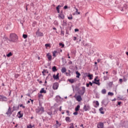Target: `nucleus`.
Segmentation results:
<instances>
[{
	"label": "nucleus",
	"instance_id": "obj_1",
	"mask_svg": "<svg viewBox=\"0 0 128 128\" xmlns=\"http://www.w3.org/2000/svg\"><path fill=\"white\" fill-rule=\"evenodd\" d=\"M10 39L9 40L10 42H16L18 41V36L16 34L14 33H12L10 34Z\"/></svg>",
	"mask_w": 128,
	"mask_h": 128
},
{
	"label": "nucleus",
	"instance_id": "obj_2",
	"mask_svg": "<svg viewBox=\"0 0 128 128\" xmlns=\"http://www.w3.org/2000/svg\"><path fill=\"white\" fill-rule=\"evenodd\" d=\"M36 114H40L44 112V109L43 107L38 108H36Z\"/></svg>",
	"mask_w": 128,
	"mask_h": 128
},
{
	"label": "nucleus",
	"instance_id": "obj_3",
	"mask_svg": "<svg viewBox=\"0 0 128 128\" xmlns=\"http://www.w3.org/2000/svg\"><path fill=\"white\" fill-rule=\"evenodd\" d=\"M12 112H14V110H12V108H10V106H9L8 110L6 112V115L8 116H10L12 114Z\"/></svg>",
	"mask_w": 128,
	"mask_h": 128
},
{
	"label": "nucleus",
	"instance_id": "obj_4",
	"mask_svg": "<svg viewBox=\"0 0 128 128\" xmlns=\"http://www.w3.org/2000/svg\"><path fill=\"white\" fill-rule=\"evenodd\" d=\"M84 92H86V88H84V86H82V90L78 92V94L81 96H84Z\"/></svg>",
	"mask_w": 128,
	"mask_h": 128
},
{
	"label": "nucleus",
	"instance_id": "obj_5",
	"mask_svg": "<svg viewBox=\"0 0 128 128\" xmlns=\"http://www.w3.org/2000/svg\"><path fill=\"white\" fill-rule=\"evenodd\" d=\"M74 98L76 100L77 102H82V96L80 95L76 96V94L74 96Z\"/></svg>",
	"mask_w": 128,
	"mask_h": 128
},
{
	"label": "nucleus",
	"instance_id": "obj_6",
	"mask_svg": "<svg viewBox=\"0 0 128 128\" xmlns=\"http://www.w3.org/2000/svg\"><path fill=\"white\" fill-rule=\"evenodd\" d=\"M90 110V106L88 104L84 105V110L85 112H88V110Z\"/></svg>",
	"mask_w": 128,
	"mask_h": 128
},
{
	"label": "nucleus",
	"instance_id": "obj_7",
	"mask_svg": "<svg viewBox=\"0 0 128 128\" xmlns=\"http://www.w3.org/2000/svg\"><path fill=\"white\" fill-rule=\"evenodd\" d=\"M52 88L53 90H58V83H54L52 86Z\"/></svg>",
	"mask_w": 128,
	"mask_h": 128
},
{
	"label": "nucleus",
	"instance_id": "obj_8",
	"mask_svg": "<svg viewBox=\"0 0 128 128\" xmlns=\"http://www.w3.org/2000/svg\"><path fill=\"white\" fill-rule=\"evenodd\" d=\"M104 124L102 122H100L97 124V128H104Z\"/></svg>",
	"mask_w": 128,
	"mask_h": 128
},
{
	"label": "nucleus",
	"instance_id": "obj_9",
	"mask_svg": "<svg viewBox=\"0 0 128 128\" xmlns=\"http://www.w3.org/2000/svg\"><path fill=\"white\" fill-rule=\"evenodd\" d=\"M60 74L58 73L57 74L56 76L55 74L53 75V78L54 80H60Z\"/></svg>",
	"mask_w": 128,
	"mask_h": 128
},
{
	"label": "nucleus",
	"instance_id": "obj_10",
	"mask_svg": "<svg viewBox=\"0 0 128 128\" xmlns=\"http://www.w3.org/2000/svg\"><path fill=\"white\" fill-rule=\"evenodd\" d=\"M36 34H37L38 36H44V34L42 32H40L39 31H37L36 32Z\"/></svg>",
	"mask_w": 128,
	"mask_h": 128
},
{
	"label": "nucleus",
	"instance_id": "obj_11",
	"mask_svg": "<svg viewBox=\"0 0 128 128\" xmlns=\"http://www.w3.org/2000/svg\"><path fill=\"white\" fill-rule=\"evenodd\" d=\"M58 18H62V20H64V15L62 14H60L58 16Z\"/></svg>",
	"mask_w": 128,
	"mask_h": 128
},
{
	"label": "nucleus",
	"instance_id": "obj_12",
	"mask_svg": "<svg viewBox=\"0 0 128 128\" xmlns=\"http://www.w3.org/2000/svg\"><path fill=\"white\" fill-rule=\"evenodd\" d=\"M68 82H70V84H74V82H76V80L74 79H68Z\"/></svg>",
	"mask_w": 128,
	"mask_h": 128
},
{
	"label": "nucleus",
	"instance_id": "obj_13",
	"mask_svg": "<svg viewBox=\"0 0 128 128\" xmlns=\"http://www.w3.org/2000/svg\"><path fill=\"white\" fill-rule=\"evenodd\" d=\"M46 56L48 58V60H52V56H50V53H48L47 54H46Z\"/></svg>",
	"mask_w": 128,
	"mask_h": 128
},
{
	"label": "nucleus",
	"instance_id": "obj_14",
	"mask_svg": "<svg viewBox=\"0 0 128 128\" xmlns=\"http://www.w3.org/2000/svg\"><path fill=\"white\" fill-rule=\"evenodd\" d=\"M40 94H46V90H44V88H42L40 90Z\"/></svg>",
	"mask_w": 128,
	"mask_h": 128
},
{
	"label": "nucleus",
	"instance_id": "obj_15",
	"mask_svg": "<svg viewBox=\"0 0 128 128\" xmlns=\"http://www.w3.org/2000/svg\"><path fill=\"white\" fill-rule=\"evenodd\" d=\"M92 84H98V86H100V80H97V82L92 81Z\"/></svg>",
	"mask_w": 128,
	"mask_h": 128
},
{
	"label": "nucleus",
	"instance_id": "obj_16",
	"mask_svg": "<svg viewBox=\"0 0 128 128\" xmlns=\"http://www.w3.org/2000/svg\"><path fill=\"white\" fill-rule=\"evenodd\" d=\"M38 98L40 100L42 98H44V95L42 94V93H38Z\"/></svg>",
	"mask_w": 128,
	"mask_h": 128
},
{
	"label": "nucleus",
	"instance_id": "obj_17",
	"mask_svg": "<svg viewBox=\"0 0 128 128\" xmlns=\"http://www.w3.org/2000/svg\"><path fill=\"white\" fill-rule=\"evenodd\" d=\"M76 78H79L80 76V73L78 72V71H76Z\"/></svg>",
	"mask_w": 128,
	"mask_h": 128
},
{
	"label": "nucleus",
	"instance_id": "obj_18",
	"mask_svg": "<svg viewBox=\"0 0 128 128\" xmlns=\"http://www.w3.org/2000/svg\"><path fill=\"white\" fill-rule=\"evenodd\" d=\"M99 110L100 112V114H104V112L102 111L104 110V108H100V109H99Z\"/></svg>",
	"mask_w": 128,
	"mask_h": 128
},
{
	"label": "nucleus",
	"instance_id": "obj_19",
	"mask_svg": "<svg viewBox=\"0 0 128 128\" xmlns=\"http://www.w3.org/2000/svg\"><path fill=\"white\" fill-rule=\"evenodd\" d=\"M52 72H56L58 70V69H56V66H54L52 68Z\"/></svg>",
	"mask_w": 128,
	"mask_h": 128
},
{
	"label": "nucleus",
	"instance_id": "obj_20",
	"mask_svg": "<svg viewBox=\"0 0 128 128\" xmlns=\"http://www.w3.org/2000/svg\"><path fill=\"white\" fill-rule=\"evenodd\" d=\"M65 120L66 122H72V120H70V118L68 116L66 117Z\"/></svg>",
	"mask_w": 128,
	"mask_h": 128
},
{
	"label": "nucleus",
	"instance_id": "obj_21",
	"mask_svg": "<svg viewBox=\"0 0 128 128\" xmlns=\"http://www.w3.org/2000/svg\"><path fill=\"white\" fill-rule=\"evenodd\" d=\"M18 114L19 115V116H18L19 118H22V116H24V114H21L20 111L18 112Z\"/></svg>",
	"mask_w": 128,
	"mask_h": 128
},
{
	"label": "nucleus",
	"instance_id": "obj_22",
	"mask_svg": "<svg viewBox=\"0 0 128 128\" xmlns=\"http://www.w3.org/2000/svg\"><path fill=\"white\" fill-rule=\"evenodd\" d=\"M61 72H62V74L66 72V68L64 67L62 68Z\"/></svg>",
	"mask_w": 128,
	"mask_h": 128
},
{
	"label": "nucleus",
	"instance_id": "obj_23",
	"mask_svg": "<svg viewBox=\"0 0 128 128\" xmlns=\"http://www.w3.org/2000/svg\"><path fill=\"white\" fill-rule=\"evenodd\" d=\"M80 105H78L75 108L76 112H78V110H80Z\"/></svg>",
	"mask_w": 128,
	"mask_h": 128
},
{
	"label": "nucleus",
	"instance_id": "obj_24",
	"mask_svg": "<svg viewBox=\"0 0 128 128\" xmlns=\"http://www.w3.org/2000/svg\"><path fill=\"white\" fill-rule=\"evenodd\" d=\"M92 76H93L92 74H90V73H88V78H89L90 80H92Z\"/></svg>",
	"mask_w": 128,
	"mask_h": 128
},
{
	"label": "nucleus",
	"instance_id": "obj_25",
	"mask_svg": "<svg viewBox=\"0 0 128 128\" xmlns=\"http://www.w3.org/2000/svg\"><path fill=\"white\" fill-rule=\"evenodd\" d=\"M101 92L102 94H106V89H103L102 90Z\"/></svg>",
	"mask_w": 128,
	"mask_h": 128
},
{
	"label": "nucleus",
	"instance_id": "obj_26",
	"mask_svg": "<svg viewBox=\"0 0 128 128\" xmlns=\"http://www.w3.org/2000/svg\"><path fill=\"white\" fill-rule=\"evenodd\" d=\"M60 6L58 5L56 8V10L58 12V14H60Z\"/></svg>",
	"mask_w": 128,
	"mask_h": 128
},
{
	"label": "nucleus",
	"instance_id": "obj_27",
	"mask_svg": "<svg viewBox=\"0 0 128 128\" xmlns=\"http://www.w3.org/2000/svg\"><path fill=\"white\" fill-rule=\"evenodd\" d=\"M67 24H68L66 23V20H64L62 22V26H66Z\"/></svg>",
	"mask_w": 128,
	"mask_h": 128
},
{
	"label": "nucleus",
	"instance_id": "obj_28",
	"mask_svg": "<svg viewBox=\"0 0 128 128\" xmlns=\"http://www.w3.org/2000/svg\"><path fill=\"white\" fill-rule=\"evenodd\" d=\"M12 56V52H10L6 54V56H8V58H10V56Z\"/></svg>",
	"mask_w": 128,
	"mask_h": 128
},
{
	"label": "nucleus",
	"instance_id": "obj_29",
	"mask_svg": "<svg viewBox=\"0 0 128 128\" xmlns=\"http://www.w3.org/2000/svg\"><path fill=\"white\" fill-rule=\"evenodd\" d=\"M69 128H74V123H71L69 124Z\"/></svg>",
	"mask_w": 128,
	"mask_h": 128
},
{
	"label": "nucleus",
	"instance_id": "obj_30",
	"mask_svg": "<svg viewBox=\"0 0 128 128\" xmlns=\"http://www.w3.org/2000/svg\"><path fill=\"white\" fill-rule=\"evenodd\" d=\"M103 78L104 80H108V76H104Z\"/></svg>",
	"mask_w": 128,
	"mask_h": 128
},
{
	"label": "nucleus",
	"instance_id": "obj_31",
	"mask_svg": "<svg viewBox=\"0 0 128 128\" xmlns=\"http://www.w3.org/2000/svg\"><path fill=\"white\" fill-rule=\"evenodd\" d=\"M59 46H62L61 48H64V44H62V43H60L59 44Z\"/></svg>",
	"mask_w": 128,
	"mask_h": 128
},
{
	"label": "nucleus",
	"instance_id": "obj_32",
	"mask_svg": "<svg viewBox=\"0 0 128 128\" xmlns=\"http://www.w3.org/2000/svg\"><path fill=\"white\" fill-rule=\"evenodd\" d=\"M94 104H96V106H100V104L98 103V101H94Z\"/></svg>",
	"mask_w": 128,
	"mask_h": 128
},
{
	"label": "nucleus",
	"instance_id": "obj_33",
	"mask_svg": "<svg viewBox=\"0 0 128 128\" xmlns=\"http://www.w3.org/2000/svg\"><path fill=\"white\" fill-rule=\"evenodd\" d=\"M18 108V107H16V106H14L13 110H13V112H14V110H16Z\"/></svg>",
	"mask_w": 128,
	"mask_h": 128
},
{
	"label": "nucleus",
	"instance_id": "obj_34",
	"mask_svg": "<svg viewBox=\"0 0 128 128\" xmlns=\"http://www.w3.org/2000/svg\"><path fill=\"white\" fill-rule=\"evenodd\" d=\"M88 76V72H85L84 74V78H86Z\"/></svg>",
	"mask_w": 128,
	"mask_h": 128
},
{
	"label": "nucleus",
	"instance_id": "obj_35",
	"mask_svg": "<svg viewBox=\"0 0 128 128\" xmlns=\"http://www.w3.org/2000/svg\"><path fill=\"white\" fill-rule=\"evenodd\" d=\"M34 128V126H32V124H30L27 126V128Z\"/></svg>",
	"mask_w": 128,
	"mask_h": 128
},
{
	"label": "nucleus",
	"instance_id": "obj_36",
	"mask_svg": "<svg viewBox=\"0 0 128 128\" xmlns=\"http://www.w3.org/2000/svg\"><path fill=\"white\" fill-rule=\"evenodd\" d=\"M108 96H114V93H112V92H108Z\"/></svg>",
	"mask_w": 128,
	"mask_h": 128
},
{
	"label": "nucleus",
	"instance_id": "obj_37",
	"mask_svg": "<svg viewBox=\"0 0 128 128\" xmlns=\"http://www.w3.org/2000/svg\"><path fill=\"white\" fill-rule=\"evenodd\" d=\"M56 51H54L52 52L53 56H54V58H56Z\"/></svg>",
	"mask_w": 128,
	"mask_h": 128
},
{
	"label": "nucleus",
	"instance_id": "obj_38",
	"mask_svg": "<svg viewBox=\"0 0 128 128\" xmlns=\"http://www.w3.org/2000/svg\"><path fill=\"white\" fill-rule=\"evenodd\" d=\"M22 37L24 38H28V35L26 34H24L22 35Z\"/></svg>",
	"mask_w": 128,
	"mask_h": 128
},
{
	"label": "nucleus",
	"instance_id": "obj_39",
	"mask_svg": "<svg viewBox=\"0 0 128 128\" xmlns=\"http://www.w3.org/2000/svg\"><path fill=\"white\" fill-rule=\"evenodd\" d=\"M43 72H44L46 74H48V70H44Z\"/></svg>",
	"mask_w": 128,
	"mask_h": 128
},
{
	"label": "nucleus",
	"instance_id": "obj_40",
	"mask_svg": "<svg viewBox=\"0 0 128 128\" xmlns=\"http://www.w3.org/2000/svg\"><path fill=\"white\" fill-rule=\"evenodd\" d=\"M112 84H113V82H109V84H108V86H110V88H111V86H112Z\"/></svg>",
	"mask_w": 128,
	"mask_h": 128
},
{
	"label": "nucleus",
	"instance_id": "obj_41",
	"mask_svg": "<svg viewBox=\"0 0 128 128\" xmlns=\"http://www.w3.org/2000/svg\"><path fill=\"white\" fill-rule=\"evenodd\" d=\"M18 76H20V74H14V78H18Z\"/></svg>",
	"mask_w": 128,
	"mask_h": 128
},
{
	"label": "nucleus",
	"instance_id": "obj_42",
	"mask_svg": "<svg viewBox=\"0 0 128 128\" xmlns=\"http://www.w3.org/2000/svg\"><path fill=\"white\" fill-rule=\"evenodd\" d=\"M47 114L48 116H52V112H47Z\"/></svg>",
	"mask_w": 128,
	"mask_h": 128
},
{
	"label": "nucleus",
	"instance_id": "obj_43",
	"mask_svg": "<svg viewBox=\"0 0 128 128\" xmlns=\"http://www.w3.org/2000/svg\"><path fill=\"white\" fill-rule=\"evenodd\" d=\"M56 124H58L59 126H62V124H60L58 120H56Z\"/></svg>",
	"mask_w": 128,
	"mask_h": 128
},
{
	"label": "nucleus",
	"instance_id": "obj_44",
	"mask_svg": "<svg viewBox=\"0 0 128 128\" xmlns=\"http://www.w3.org/2000/svg\"><path fill=\"white\" fill-rule=\"evenodd\" d=\"M20 108H25L26 106L22 105V104H20Z\"/></svg>",
	"mask_w": 128,
	"mask_h": 128
},
{
	"label": "nucleus",
	"instance_id": "obj_45",
	"mask_svg": "<svg viewBox=\"0 0 128 128\" xmlns=\"http://www.w3.org/2000/svg\"><path fill=\"white\" fill-rule=\"evenodd\" d=\"M54 24H55L56 26H58V23L57 21H54Z\"/></svg>",
	"mask_w": 128,
	"mask_h": 128
},
{
	"label": "nucleus",
	"instance_id": "obj_46",
	"mask_svg": "<svg viewBox=\"0 0 128 128\" xmlns=\"http://www.w3.org/2000/svg\"><path fill=\"white\" fill-rule=\"evenodd\" d=\"M68 20H72V16L70 15V17L68 18Z\"/></svg>",
	"mask_w": 128,
	"mask_h": 128
},
{
	"label": "nucleus",
	"instance_id": "obj_47",
	"mask_svg": "<svg viewBox=\"0 0 128 128\" xmlns=\"http://www.w3.org/2000/svg\"><path fill=\"white\" fill-rule=\"evenodd\" d=\"M78 112H77L76 111V112H74L73 114H74V116H78Z\"/></svg>",
	"mask_w": 128,
	"mask_h": 128
},
{
	"label": "nucleus",
	"instance_id": "obj_48",
	"mask_svg": "<svg viewBox=\"0 0 128 128\" xmlns=\"http://www.w3.org/2000/svg\"><path fill=\"white\" fill-rule=\"evenodd\" d=\"M42 76H46V74H45L44 72V71L42 72Z\"/></svg>",
	"mask_w": 128,
	"mask_h": 128
},
{
	"label": "nucleus",
	"instance_id": "obj_49",
	"mask_svg": "<svg viewBox=\"0 0 128 128\" xmlns=\"http://www.w3.org/2000/svg\"><path fill=\"white\" fill-rule=\"evenodd\" d=\"M118 106H120V104H122V102H118Z\"/></svg>",
	"mask_w": 128,
	"mask_h": 128
},
{
	"label": "nucleus",
	"instance_id": "obj_50",
	"mask_svg": "<svg viewBox=\"0 0 128 128\" xmlns=\"http://www.w3.org/2000/svg\"><path fill=\"white\" fill-rule=\"evenodd\" d=\"M89 85L90 86H92V82H90L88 83Z\"/></svg>",
	"mask_w": 128,
	"mask_h": 128
},
{
	"label": "nucleus",
	"instance_id": "obj_51",
	"mask_svg": "<svg viewBox=\"0 0 128 128\" xmlns=\"http://www.w3.org/2000/svg\"><path fill=\"white\" fill-rule=\"evenodd\" d=\"M118 100H122V98L120 97H118Z\"/></svg>",
	"mask_w": 128,
	"mask_h": 128
},
{
	"label": "nucleus",
	"instance_id": "obj_52",
	"mask_svg": "<svg viewBox=\"0 0 128 128\" xmlns=\"http://www.w3.org/2000/svg\"><path fill=\"white\" fill-rule=\"evenodd\" d=\"M80 30H78V28H76V29H74V32H78Z\"/></svg>",
	"mask_w": 128,
	"mask_h": 128
},
{
	"label": "nucleus",
	"instance_id": "obj_53",
	"mask_svg": "<svg viewBox=\"0 0 128 128\" xmlns=\"http://www.w3.org/2000/svg\"><path fill=\"white\" fill-rule=\"evenodd\" d=\"M61 34H62L63 36L64 35V31H61Z\"/></svg>",
	"mask_w": 128,
	"mask_h": 128
},
{
	"label": "nucleus",
	"instance_id": "obj_54",
	"mask_svg": "<svg viewBox=\"0 0 128 128\" xmlns=\"http://www.w3.org/2000/svg\"><path fill=\"white\" fill-rule=\"evenodd\" d=\"M45 46H46V48H48V46H50V44H45Z\"/></svg>",
	"mask_w": 128,
	"mask_h": 128
},
{
	"label": "nucleus",
	"instance_id": "obj_55",
	"mask_svg": "<svg viewBox=\"0 0 128 128\" xmlns=\"http://www.w3.org/2000/svg\"><path fill=\"white\" fill-rule=\"evenodd\" d=\"M66 112L68 114V116H70V111L66 110Z\"/></svg>",
	"mask_w": 128,
	"mask_h": 128
},
{
	"label": "nucleus",
	"instance_id": "obj_56",
	"mask_svg": "<svg viewBox=\"0 0 128 128\" xmlns=\"http://www.w3.org/2000/svg\"><path fill=\"white\" fill-rule=\"evenodd\" d=\"M119 82H121V84H122V79L120 78V79L119 80Z\"/></svg>",
	"mask_w": 128,
	"mask_h": 128
},
{
	"label": "nucleus",
	"instance_id": "obj_57",
	"mask_svg": "<svg viewBox=\"0 0 128 128\" xmlns=\"http://www.w3.org/2000/svg\"><path fill=\"white\" fill-rule=\"evenodd\" d=\"M64 10H66V8H68V6H65L64 7Z\"/></svg>",
	"mask_w": 128,
	"mask_h": 128
},
{
	"label": "nucleus",
	"instance_id": "obj_58",
	"mask_svg": "<svg viewBox=\"0 0 128 128\" xmlns=\"http://www.w3.org/2000/svg\"><path fill=\"white\" fill-rule=\"evenodd\" d=\"M68 64H72V62L70 61V62H68Z\"/></svg>",
	"mask_w": 128,
	"mask_h": 128
},
{
	"label": "nucleus",
	"instance_id": "obj_59",
	"mask_svg": "<svg viewBox=\"0 0 128 128\" xmlns=\"http://www.w3.org/2000/svg\"><path fill=\"white\" fill-rule=\"evenodd\" d=\"M86 86L87 88H88V86H90V84L88 83H87L86 84Z\"/></svg>",
	"mask_w": 128,
	"mask_h": 128
},
{
	"label": "nucleus",
	"instance_id": "obj_60",
	"mask_svg": "<svg viewBox=\"0 0 128 128\" xmlns=\"http://www.w3.org/2000/svg\"><path fill=\"white\" fill-rule=\"evenodd\" d=\"M73 40H76V37L74 36Z\"/></svg>",
	"mask_w": 128,
	"mask_h": 128
},
{
	"label": "nucleus",
	"instance_id": "obj_61",
	"mask_svg": "<svg viewBox=\"0 0 128 128\" xmlns=\"http://www.w3.org/2000/svg\"><path fill=\"white\" fill-rule=\"evenodd\" d=\"M59 110L60 112L62 111V106H60L59 108Z\"/></svg>",
	"mask_w": 128,
	"mask_h": 128
},
{
	"label": "nucleus",
	"instance_id": "obj_62",
	"mask_svg": "<svg viewBox=\"0 0 128 128\" xmlns=\"http://www.w3.org/2000/svg\"><path fill=\"white\" fill-rule=\"evenodd\" d=\"M97 81H98V80H96V78H95L94 79V82H97Z\"/></svg>",
	"mask_w": 128,
	"mask_h": 128
},
{
	"label": "nucleus",
	"instance_id": "obj_63",
	"mask_svg": "<svg viewBox=\"0 0 128 128\" xmlns=\"http://www.w3.org/2000/svg\"><path fill=\"white\" fill-rule=\"evenodd\" d=\"M2 98V96H0V100H1Z\"/></svg>",
	"mask_w": 128,
	"mask_h": 128
},
{
	"label": "nucleus",
	"instance_id": "obj_64",
	"mask_svg": "<svg viewBox=\"0 0 128 128\" xmlns=\"http://www.w3.org/2000/svg\"><path fill=\"white\" fill-rule=\"evenodd\" d=\"M53 30H56V28H53Z\"/></svg>",
	"mask_w": 128,
	"mask_h": 128
}]
</instances>
